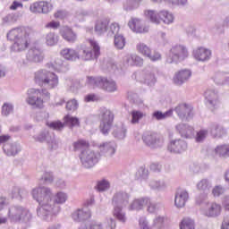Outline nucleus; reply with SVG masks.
I'll return each instance as SVG.
<instances>
[{"mask_svg":"<svg viewBox=\"0 0 229 229\" xmlns=\"http://www.w3.org/2000/svg\"><path fill=\"white\" fill-rule=\"evenodd\" d=\"M73 151H81L80 158L88 169L96 164V154L90 151V143L83 139H79L72 143Z\"/></svg>","mask_w":229,"mask_h":229,"instance_id":"obj_1","label":"nucleus"},{"mask_svg":"<svg viewBox=\"0 0 229 229\" xmlns=\"http://www.w3.org/2000/svg\"><path fill=\"white\" fill-rule=\"evenodd\" d=\"M7 38L14 41V51H24L30 46V34L24 28L13 29L7 34Z\"/></svg>","mask_w":229,"mask_h":229,"instance_id":"obj_2","label":"nucleus"},{"mask_svg":"<svg viewBox=\"0 0 229 229\" xmlns=\"http://www.w3.org/2000/svg\"><path fill=\"white\" fill-rule=\"evenodd\" d=\"M34 81L39 87H47V89H53L58 87V75L56 73L47 71L40 70L34 73Z\"/></svg>","mask_w":229,"mask_h":229,"instance_id":"obj_3","label":"nucleus"},{"mask_svg":"<svg viewBox=\"0 0 229 229\" xmlns=\"http://www.w3.org/2000/svg\"><path fill=\"white\" fill-rule=\"evenodd\" d=\"M27 99L26 102L33 108H44V104L46 101L51 98V95L46 89H38L31 88L27 91Z\"/></svg>","mask_w":229,"mask_h":229,"instance_id":"obj_4","label":"nucleus"},{"mask_svg":"<svg viewBox=\"0 0 229 229\" xmlns=\"http://www.w3.org/2000/svg\"><path fill=\"white\" fill-rule=\"evenodd\" d=\"M81 49L82 50L81 58L85 61L96 60L101 55V47L94 39H88L81 46Z\"/></svg>","mask_w":229,"mask_h":229,"instance_id":"obj_5","label":"nucleus"},{"mask_svg":"<svg viewBox=\"0 0 229 229\" xmlns=\"http://www.w3.org/2000/svg\"><path fill=\"white\" fill-rule=\"evenodd\" d=\"M87 83L93 89L99 88L103 90H106V92H115V90H117V85L115 84V81L104 77L89 76L87 78Z\"/></svg>","mask_w":229,"mask_h":229,"instance_id":"obj_6","label":"nucleus"},{"mask_svg":"<svg viewBox=\"0 0 229 229\" xmlns=\"http://www.w3.org/2000/svg\"><path fill=\"white\" fill-rule=\"evenodd\" d=\"M98 119L100 121L99 129L104 135H106L112 130L115 115L109 109H102L98 114Z\"/></svg>","mask_w":229,"mask_h":229,"instance_id":"obj_7","label":"nucleus"},{"mask_svg":"<svg viewBox=\"0 0 229 229\" xmlns=\"http://www.w3.org/2000/svg\"><path fill=\"white\" fill-rule=\"evenodd\" d=\"M145 15L155 24H160L161 21L165 24H171L174 21V16L167 11H160L158 13H155V11H146Z\"/></svg>","mask_w":229,"mask_h":229,"instance_id":"obj_8","label":"nucleus"},{"mask_svg":"<svg viewBox=\"0 0 229 229\" xmlns=\"http://www.w3.org/2000/svg\"><path fill=\"white\" fill-rule=\"evenodd\" d=\"M189 56V51L182 45H176L170 50L166 62L168 64H178Z\"/></svg>","mask_w":229,"mask_h":229,"instance_id":"obj_9","label":"nucleus"},{"mask_svg":"<svg viewBox=\"0 0 229 229\" xmlns=\"http://www.w3.org/2000/svg\"><path fill=\"white\" fill-rule=\"evenodd\" d=\"M32 196L39 205H47L51 201V190L47 188H37L32 191Z\"/></svg>","mask_w":229,"mask_h":229,"instance_id":"obj_10","label":"nucleus"},{"mask_svg":"<svg viewBox=\"0 0 229 229\" xmlns=\"http://www.w3.org/2000/svg\"><path fill=\"white\" fill-rule=\"evenodd\" d=\"M137 51H139L143 56H147L152 62H158L162 58L160 53L154 51L151 52V49L148 48L144 43H140L137 45Z\"/></svg>","mask_w":229,"mask_h":229,"instance_id":"obj_11","label":"nucleus"},{"mask_svg":"<svg viewBox=\"0 0 229 229\" xmlns=\"http://www.w3.org/2000/svg\"><path fill=\"white\" fill-rule=\"evenodd\" d=\"M143 207H148V212L153 213L156 210L155 205L151 203L149 199H136L131 205V210H140Z\"/></svg>","mask_w":229,"mask_h":229,"instance_id":"obj_12","label":"nucleus"},{"mask_svg":"<svg viewBox=\"0 0 229 229\" xmlns=\"http://www.w3.org/2000/svg\"><path fill=\"white\" fill-rule=\"evenodd\" d=\"M128 26L135 33H148V31H149V29L146 27L144 21L138 18H131L128 22Z\"/></svg>","mask_w":229,"mask_h":229,"instance_id":"obj_13","label":"nucleus"},{"mask_svg":"<svg viewBox=\"0 0 229 229\" xmlns=\"http://www.w3.org/2000/svg\"><path fill=\"white\" fill-rule=\"evenodd\" d=\"M175 112L181 119L189 121L192 117V106L188 104H180L175 107Z\"/></svg>","mask_w":229,"mask_h":229,"instance_id":"obj_14","label":"nucleus"},{"mask_svg":"<svg viewBox=\"0 0 229 229\" xmlns=\"http://www.w3.org/2000/svg\"><path fill=\"white\" fill-rule=\"evenodd\" d=\"M193 56L199 62H207V60H210L212 52L208 48L199 47L193 52Z\"/></svg>","mask_w":229,"mask_h":229,"instance_id":"obj_15","label":"nucleus"},{"mask_svg":"<svg viewBox=\"0 0 229 229\" xmlns=\"http://www.w3.org/2000/svg\"><path fill=\"white\" fill-rule=\"evenodd\" d=\"M191 76H192L191 70H181L174 76V83L175 85H182V83H185V81H187Z\"/></svg>","mask_w":229,"mask_h":229,"instance_id":"obj_16","label":"nucleus"},{"mask_svg":"<svg viewBox=\"0 0 229 229\" xmlns=\"http://www.w3.org/2000/svg\"><path fill=\"white\" fill-rule=\"evenodd\" d=\"M108 24H110V20L107 18H100L95 22V32L98 35H103V33H106L108 31Z\"/></svg>","mask_w":229,"mask_h":229,"instance_id":"obj_17","label":"nucleus"},{"mask_svg":"<svg viewBox=\"0 0 229 229\" xmlns=\"http://www.w3.org/2000/svg\"><path fill=\"white\" fill-rule=\"evenodd\" d=\"M60 35L66 40V42L74 43L78 38V36L75 34L74 30H72L70 27L65 26L60 30Z\"/></svg>","mask_w":229,"mask_h":229,"instance_id":"obj_18","label":"nucleus"},{"mask_svg":"<svg viewBox=\"0 0 229 229\" xmlns=\"http://www.w3.org/2000/svg\"><path fill=\"white\" fill-rule=\"evenodd\" d=\"M171 153H182L187 149V143L181 140H173L168 145Z\"/></svg>","mask_w":229,"mask_h":229,"instance_id":"obj_19","label":"nucleus"},{"mask_svg":"<svg viewBox=\"0 0 229 229\" xmlns=\"http://www.w3.org/2000/svg\"><path fill=\"white\" fill-rule=\"evenodd\" d=\"M143 141L147 146H160L164 140L157 135V133H150L143 136Z\"/></svg>","mask_w":229,"mask_h":229,"instance_id":"obj_20","label":"nucleus"},{"mask_svg":"<svg viewBox=\"0 0 229 229\" xmlns=\"http://www.w3.org/2000/svg\"><path fill=\"white\" fill-rule=\"evenodd\" d=\"M187 199H189V193L187 192V191H178L174 199L175 206H177L178 208H182V207H185Z\"/></svg>","mask_w":229,"mask_h":229,"instance_id":"obj_21","label":"nucleus"},{"mask_svg":"<svg viewBox=\"0 0 229 229\" xmlns=\"http://www.w3.org/2000/svg\"><path fill=\"white\" fill-rule=\"evenodd\" d=\"M63 121L64 123V126H68L70 130H72V128H76V127L78 128L81 125L80 118L76 116H72L71 114L64 115V117L63 118Z\"/></svg>","mask_w":229,"mask_h":229,"instance_id":"obj_22","label":"nucleus"},{"mask_svg":"<svg viewBox=\"0 0 229 229\" xmlns=\"http://www.w3.org/2000/svg\"><path fill=\"white\" fill-rule=\"evenodd\" d=\"M221 214V205L217 203H210L208 205L205 215L208 217H216Z\"/></svg>","mask_w":229,"mask_h":229,"instance_id":"obj_23","label":"nucleus"},{"mask_svg":"<svg viewBox=\"0 0 229 229\" xmlns=\"http://www.w3.org/2000/svg\"><path fill=\"white\" fill-rule=\"evenodd\" d=\"M61 55L64 56L65 60H70L72 62L79 60L80 58V55H78V52H76V50L72 48L63 49L61 51Z\"/></svg>","mask_w":229,"mask_h":229,"instance_id":"obj_24","label":"nucleus"},{"mask_svg":"<svg viewBox=\"0 0 229 229\" xmlns=\"http://www.w3.org/2000/svg\"><path fill=\"white\" fill-rule=\"evenodd\" d=\"M72 217L74 221L77 222L87 221V219H90V217H92V214L90 211H83L81 209H78L72 214Z\"/></svg>","mask_w":229,"mask_h":229,"instance_id":"obj_25","label":"nucleus"},{"mask_svg":"<svg viewBox=\"0 0 229 229\" xmlns=\"http://www.w3.org/2000/svg\"><path fill=\"white\" fill-rule=\"evenodd\" d=\"M205 98L208 103V105H211V106H216L219 101L217 100V93L212 89H208L205 92Z\"/></svg>","mask_w":229,"mask_h":229,"instance_id":"obj_26","label":"nucleus"},{"mask_svg":"<svg viewBox=\"0 0 229 229\" xmlns=\"http://www.w3.org/2000/svg\"><path fill=\"white\" fill-rule=\"evenodd\" d=\"M211 135L215 139H221L226 135V130L221 125H215L211 130Z\"/></svg>","mask_w":229,"mask_h":229,"instance_id":"obj_27","label":"nucleus"},{"mask_svg":"<svg viewBox=\"0 0 229 229\" xmlns=\"http://www.w3.org/2000/svg\"><path fill=\"white\" fill-rule=\"evenodd\" d=\"M171 115H173V109H170L165 113H162V111H155L152 114V117L157 121H162L164 119H167V117H171Z\"/></svg>","mask_w":229,"mask_h":229,"instance_id":"obj_28","label":"nucleus"},{"mask_svg":"<svg viewBox=\"0 0 229 229\" xmlns=\"http://www.w3.org/2000/svg\"><path fill=\"white\" fill-rule=\"evenodd\" d=\"M29 59L31 60V62H42L44 59V56H42V52L40 50H30L29 52Z\"/></svg>","mask_w":229,"mask_h":229,"instance_id":"obj_29","label":"nucleus"},{"mask_svg":"<svg viewBox=\"0 0 229 229\" xmlns=\"http://www.w3.org/2000/svg\"><path fill=\"white\" fill-rule=\"evenodd\" d=\"M45 40L46 44L48 46H56V44H58V35L54 32H50L47 34Z\"/></svg>","mask_w":229,"mask_h":229,"instance_id":"obj_30","label":"nucleus"},{"mask_svg":"<svg viewBox=\"0 0 229 229\" xmlns=\"http://www.w3.org/2000/svg\"><path fill=\"white\" fill-rule=\"evenodd\" d=\"M113 216L114 217L118 219V221H122V223L126 222V216H124V214H123V209L119 206L114 207Z\"/></svg>","mask_w":229,"mask_h":229,"instance_id":"obj_31","label":"nucleus"},{"mask_svg":"<svg viewBox=\"0 0 229 229\" xmlns=\"http://www.w3.org/2000/svg\"><path fill=\"white\" fill-rule=\"evenodd\" d=\"M114 46L117 49H123L126 46V39L123 35L114 36Z\"/></svg>","mask_w":229,"mask_h":229,"instance_id":"obj_32","label":"nucleus"},{"mask_svg":"<svg viewBox=\"0 0 229 229\" xmlns=\"http://www.w3.org/2000/svg\"><path fill=\"white\" fill-rule=\"evenodd\" d=\"M181 229H195L194 221L191 218H183L180 224Z\"/></svg>","mask_w":229,"mask_h":229,"instance_id":"obj_33","label":"nucleus"},{"mask_svg":"<svg viewBox=\"0 0 229 229\" xmlns=\"http://www.w3.org/2000/svg\"><path fill=\"white\" fill-rule=\"evenodd\" d=\"M215 153L216 155H217L218 157H228V148H227V145H220L217 146L215 148Z\"/></svg>","mask_w":229,"mask_h":229,"instance_id":"obj_34","label":"nucleus"},{"mask_svg":"<svg viewBox=\"0 0 229 229\" xmlns=\"http://www.w3.org/2000/svg\"><path fill=\"white\" fill-rule=\"evenodd\" d=\"M127 62L129 64V65H136V66H140L142 65V64H144V61L142 60V58L137 56V55H131V57H129L127 59Z\"/></svg>","mask_w":229,"mask_h":229,"instance_id":"obj_35","label":"nucleus"},{"mask_svg":"<svg viewBox=\"0 0 229 229\" xmlns=\"http://www.w3.org/2000/svg\"><path fill=\"white\" fill-rule=\"evenodd\" d=\"M131 123L132 124H137L139 123V121H140V119H142V117H144L146 114H144V113L140 112V111H132L131 113Z\"/></svg>","mask_w":229,"mask_h":229,"instance_id":"obj_36","label":"nucleus"},{"mask_svg":"<svg viewBox=\"0 0 229 229\" xmlns=\"http://www.w3.org/2000/svg\"><path fill=\"white\" fill-rule=\"evenodd\" d=\"M26 216H28V211L23 209H17L15 216L13 217L15 223L19 221H22V219H26Z\"/></svg>","mask_w":229,"mask_h":229,"instance_id":"obj_37","label":"nucleus"},{"mask_svg":"<svg viewBox=\"0 0 229 229\" xmlns=\"http://www.w3.org/2000/svg\"><path fill=\"white\" fill-rule=\"evenodd\" d=\"M142 0H127L124 4L125 10H135Z\"/></svg>","mask_w":229,"mask_h":229,"instance_id":"obj_38","label":"nucleus"},{"mask_svg":"<svg viewBox=\"0 0 229 229\" xmlns=\"http://www.w3.org/2000/svg\"><path fill=\"white\" fill-rule=\"evenodd\" d=\"M210 185L208 184V181L203 179L197 184V189L202 192H207L208 191Z\"/></svg>","mask_w":229,"mask_h":229,"instance_id":"obj_39","label":"nucleus"},{"mask_svg":"<svg viewBox=\"0 0 229 229\" xmlns=\"http://www.w3.org/2000/svg\"><path fill=\"white\" fill-rule=\"evenodd\" d=\"M53 10V4L46 1H41V13H49Z\"/></svg>","mask_w":229,"mask_h":229,"instance_id":"obj_40","label":"nucleus"},{"mask_svg":"<svg viewBox=\"0 0 229 229\" xmlns=\"http://www.w3.org/2000/svg\"><path fill=\"white\" fill-rule=\"evenodd\" d=\"M207 135H208V131L207 130L199 131L195 137L196 142H203V140L207 139Z\"/></svg>","mask_w":229,"mask_h":229,"instance_id":"obj_41","label":"nucleus"},{"mask_svg":"<svg viewBox=\"0 0 229 229\" xmlns=\"http://www.w3.org/2000/svg\"><path fill=\"white\" fill-rule=\"evenodd\" d=\"M30 8L33 13H42V1L32 4Z\"/></svg>","mask_w":229,"mask_h":229,"instance_id":"obj_42","label":"nucleus"},{"mask_svg":"<svg viewBox=\"0 0 229 229\" xmlns=\"http://www.w3.org/2000/svg\"><path fill=\"white\" fill-rule=\"evenodd\" d=\"M121 30V27H119V24L117 23H112L109 28L107 27V31L109 35H118L119 30Z\"/></svg>","mask_w":229,"mask_h":229,"instance_id":"obj_43","label":"nucleus"},{"mask_svg":"<svg viewBox=\"0 0 229 229\" xmlns=\"http://www.w3.org/2000/svg\"><path fill=\"white\" fill-rule=\"evenodd\" d=\"M49 128H52V130H64L65 126V122L62 123L61 121L52 122L50 124H48Z\"/></svg>","mask_w":229,"mask_h":229,"instance_id":"obj_44","label":"nucleus"},{"mask_svg":"<svg viewBox=\"0 0 229 229\" xmlns=\"http://www.w3.org/2000/svg\"><path fill=\"white\" fill-rule=\"evenodd\" d=\"M66 110H69L70 112H74L75 110H78V101L76 99H72L66 103Z\"/></svg>","mask_w":229,"mask_h":229,"instance_id":"obj_45","label":"nucleus"},{"mask_svg":"<svg viewBox=\"0 0 229 229\" xmlns=\"http://www.w3.org/2000/svg\"><path fill=\"white\" fill-rule=\"evenodd\" d=\"M97 189L100 192L103 191H106L107 189H110V182L106 180L100 181L98 182Z\"/></svg>","mask_w":229,"mask_h":229,"instance_id":"obj_46","label":"nucleus"},{"mask_svg":"<svg viewBox=\"0 0 229 229\" xmlns=\"http://www.w3.org/2000/svg\"><path fill=\"white\" fill-rule=\"evenodd\" d=\"M100 148L101 151H106V153H109V155H114V153H115V148L110 143H106L100 146Z\"/></svg>","mask_w":229,"mask_h":229,"instance_id":"obj_47","label":"nucleus"},{"mask_svg":"<svg viewBox=\"0 0 229 229\" xmlns=\"http://www.w3.org/2000/svg\"><path fill=\"white\" fill-rule=\"evenodd\" d=\"M65 201H67V196L65 195V193L63 192H58L55 196V203H65Z\"/></svg>","mask_w":229,"mask_h":229,"instance_id":"obj_48","label":"nucleus"},{"mask_svg":"<svg viewBox=\"0 0 229 229\" xmlns=\"http://www.w3.org/2000/svg\"><path fill=\"white\" fill-rule=\"evenodd\" d=\"M13 111V106L11 104L4 103L2 106L3 115H9Z\"/></svg>","mask_w":229,"mask_h":229,"instance_id":"obj_49","label":"nucleus"},{"mask_svg":"<svg viewBox=\"0 0 229 229\" xmlns=\"http://www.w3.org/2000/svg\"><path fill=\"white\" fill-rule=\"evenodd\" d=\"M45 28L47 30H58L60 28V21H52L46 24Z\"/></svg>","mask_w":229,"mask_h":229,"instance_id":"obj_50","label":"nucleus"},{"mask_svg":"<svg viewBox=\"0 0 229 229\" xmlns=\"http://www.w3.org/2000/svg\"><path fill=\"white\" fill-rule=\"evenodd\" d=\"M54 17L55 19H59L60 21H63V19H65V17H67V13H65L64 11L59 10L54 13Z\"/></svg>","mask_w":229,"mask_h":229,"instance_id":"obj_51","label":"nucleus"},{"mask_svg":"<svg viewBox=\"0 0 229 229\" xmlns=\"http://www.w3.org/2000/svg\"><path fill=\"white\" fill-rule=\"evenodd\" d=\"M212 194L215 197L221 196V194H225V189L221 186H216L212 191Z\"/></svg>","mask_w":229,"mask_h":229,"instance_id":"obj_52","label":"nucleus"},{"mask_svg":"<svg viewBox=\"0 0 229 229\" xmlns=\"http://www.w3.org/2000/svg\"><path fill=\"white\" fill-rule=\"evenodd\" d=\"M164 226V217H158L154 221V228L160 229Z\"/></svg>","mask_w":229,"mask_h":229,"instance_id":"obj_53","label":"nucleus"},{"mask_svg":"<svg viewBox=\"0 0 229 229\" xmlns=\"http://www.w3.org/2000/svg\"><path fill=\"white\" fill-rule=\"evenodd\" d=\"M22 3L18 1H13L10 6V10H17V8H22Z\"/></svg>","mask_w":229,"mask_h":229,"instance_id":"obj_54","label":"nucleus"},{"mask_svg":"<svg viewBox=\"0 0 229 229\" xmlns=\"http://www.w3.org/2000/svg\"><path fill=\"white\" fill-rule=\"evenodd\" d=\"M90 101H98V97L94 94H89L85 97V102L90 103Z\"/></svg>","mask_w":229,"mask_h":229,"instance_id":"obj_55","label":"nucleus"},{"mask_svg":"<svg viewBox=\"0 0 229 229\" xmlns=\"http://www.w3.org/2000/svg\"><path fill=\"white\" fill-rule=\"evenodd\" d=\"M12 137L10 135H1L0 136V144H4L10 140Z\"/></svg>","mask_w":229,"mask_h":229,"instance_id":"obj_56","label":"nucleus"},{"mask_svg":"<svg viewBox=\"0 0 229 229\" xmlns=\"http://www.w3.org/2000/svg\"><path fill=\"white\" fill-rule=\"evenodd\" d=\"M222 205L225 210H227L229 212V196L224 199Z\"/></svg>","mask_w":229,"mask_h":229,"instance_id":"obj_57","label":"nucleus"},{"mask_svg":"<svg viewBox=\"0 0 229 229\" xmlns=\"http://www.w3.org/2000/svg\"><path fill=\"white\" fill-rule=\"evenodd\" d=\"M117 201H123V194L118 193V194L114 196L113 203H117Z\"/></svg>","mask_w":229,"mask_h":229,"instance_id":"obj_58","label":"nucleus"},{"mask_svg":"<svg viewBox=\"0 0 229 229\" xmlns=\"http://www.w3.org/2000/svg\"><path fill=\"white\" fill-rule=\"evenodd\" d=\"M221 229H229V220L225 219L222 223Z\"/></svg>","mask_w":229,"mask_h":229,"instance_id":"obj_59","label":"nucleus"},{"mask_svg":"<svg viewBox=\"0 0 229 229\" xmlns=\"http://www.w3.org/2000/svg\"><path fill=\"white\" fill-rule=\"evenodd\" d=\"M90 229H103V226L100 224H93Z\"/></svg>","mask_w":229,"mask_h":229,"instance_id":"obj_60","label":"nucleus"},{"mask_svg":"<svg viewBox=\"0 0 229 229\" xmlns=\"http://www.w3.org/2000/svg\"><path fill=\"white\" fill-rule=\"evenodd\" d=\"M6 204V199L0 197V210Z\"/></svg>","mask_w":229,"mask_h":229,"instance_id":"obj_61","label":"nucleus"},{"mask_svg":"<svg viewBox=\"0 0 229 229\" xmlns=\"http://www.w3.org/2000/svg\"><path fill=\"white\" fill-rule=\"evenodd\" d=\"M167 3H172V4H180V0H165Z\"/></svg>","mask_w":229,"mask_h":229,"instance_id":"obj_62","label":"nucleus"},{"mask_svg":"<svg viewBox=\"0 0 229 229\" xmlns=\"http://www.w3.org/2000/svg\"><path fill=\"white\" fill-rule=\"evenodd\" d=\"M5 76L4 70L3 67L0 66V78H3Z\"/></svg>","mask_w":229,"mask_h":229,"instance_id":"obj_63","label":"nucleus"},{"mask_svg":"<svg viewBox=\"0 0 229 229\" xmlns=\"http://www.w3.org/2000/svg\"><path fill=\"white\" fill-rule=\"evenodd\" d=\"M225 181L229 182V169L225 172Z\"/></svg>","mask_w":229,"mask_h":229,"instance_id":"obj_64","label":"nucleus"}]
</instances>
